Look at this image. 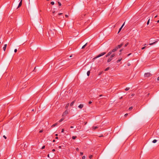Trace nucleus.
I'll return each instance as SVG.
<instances>
[{"mask_svg":"<svg viewBox=\"0 0 159 159\" xmlns=\"http://www.w3.org/2000/svg\"><path fill=\"white\" fill-rule=\"evenodd\" d=\"M124 45V43H122L118 45L116 47H115V48H113L111 51H110L111 53H112V52H115L116 51L118 48H120L121 47Z\"/></svg>","mask_w":159,"mask_h":159,"instance_id":"1","label":"nucleus"},{"mask_svg":"<svg viewBox=\"0 0 159 159\" xmlns=\"http://www.w3.org/2000/svg\"><path fill=\"white\" fill-rule=\"evenodd\" d=\"M115 56V53H113V54H111V55L110 57L107 60V62H110L112 60L113 57H114V56Z\"/></svg>","mask_w":159,"mask_h":159,"instance_id":"2","label":"nucleus"},{"mask_svg":"<svg viewBox=\"0 0 159 159\" xmlns=\"http://www.w3.org/2000/svg\"><path fill=\"white\" fill-rule=\"evenodd\" d=\"M152 75L150 73H146L144 75V76L145 77H149Z\"/></svg>","mask_w":159,"mask_h":159,"instance_id":"3","label":"nucleus"},{"mask_svg":"<svg viewBox=\"0 0 159 159\" xmlns=\"http://www.w3.org/2000/svg\"><path fill=\"white\" fill-rule=\"evenodd\" d=\"M106 52H102V53H101L100 54H99L96 57V58H97L103 56V55H105V54H106Z\"/></svg>","mask_w":159,"mask_h":159,"instance_id":"4","label":"nucleus"},{"mask_svg":"<svg viewBox=\"0 0 159 159\" xmlns=\"http://www.w3.org/2000/svg\"><path fill=\"white\" fill-rule=\"evenodd\" d=\"M68 113V111H67V110H66L63 113V114L62 115V116H65Z\"/></svg>","mask_w":159,"mask_h":159,"instance_id":"5","label":"nucleus"},{"mask_svg":"<svg viewBox=\"0 0 159 159\" xmlns=\"http://www.w3.org/2000/svg\"><path fill=\"white\" fill-rule=\"evenodd\" d=\"M158 40V39H157V41H155L154 42L152 43H149V45H152L154 44H155L157 43Z\"/></svg>","mask_w":159,"mask_h":159,"instance_id":"6","label":"nucleus"},{"mask_svg":"<svg viewBox=\"0 0 159 159\" xmlns=\"http://www.w3.org/2000/svg\"><path fill=\"white\" fill-rule=\"evenodd\" d=\"M22 0H21L20 1V2H19V5L18 6V7H17V8H19L22 5Z\"/></svg>","mask_w":159,"mask_h":159,"instance_id":"7","label":"nucleus"},{"mask_svg":"<svg viewBox=\"0 0 159 159\" xmlns=\"http://www.w3.org/2000/svg\"><path fill=\"white\" fill-rule=\"evenodd\" d=\"M112 53H111V52L110 51L106 55L105 57H108Z\"/></svg>","mask_w":159,"mask_h":159,"instance_id":"8","label":"nucleus"},{"mask_svg":"<svg viewBox=\"0 0 159 159\" xmlns=\"http://www.w3.org/2000/svg\"><path fill=\"white\" fill-rule=\"evenodd\" d=\"M84 107V105L83 104H80L79 106L78 107L80 109H82Z\"/></svg>","mask_w":159,"mask_h":159,"instance_id":"9","label":"nucleus"},{"mask_svg":"<svg viewBox=\"0 0 159 159\" xmlns=\"http://www.w3.org/2000/svg\"><path fill=\"white\" fill-rule=\"evenodd\" d=\"M7 44H5L4 45V47L3 48V50L4 51H5L6 48V47H7Z\"/></svg>","mask_w":159,"mask_h":159,"instance_id":"10","label":"nucleus"},{"mask_svg":"<svg viewBox=\"0 0 159 159\" xmlns=\"http://www.w3.org/2000/svg\"><path fill=\"white\" fill-rule=\"evenodd\" d=\"M124 24H125V23L122 25V26L119 29V31L118 32V33L121 31L122 28V27H123V26H124Z\"/></svg>","mask_w":159,"mask_h":159,"instance_id":"11","label":"nucleus"},{"mask_svg":"<svg viewBox=\"0 0 159 159\" xmlns=\"http://www.w3.org/2000/svg\"><path fill=\"white\" fill-rule=\"evenodd\" d=\"M98 128V127L97 126H93L92 127V129L93 130H95L96 129H97Z\"/></svg>","mask_w":159,"mask_h":159,"instance_id":"12","label":"nucleus"},{"mask_svg":"<svg viewBox=\"0 0 159 159\" xmlns=\"http://www.w3.org/2000/svg\"><path fill=\"white\" fill-rule=\"evenodd\" d=\"M75 100H74V101H73L70 104V106L71 107L73 105V104H74V103H75Z\"/></svg>","mask_w":159,"mask_h":159,"instance_id":"13","label":"nucleus"},{"mask_svg":"<svg viewBox=\"0 0 159 159\" xmlns=\"http://www.w3.org/2000/svg\"><path fill=\"white\" fill-rule=\"evenodd\" d=\"M57 125V123H56L55 124H53L52 125V127H53Z\"/></svg>","mask_w":159,"mask_h":159,"instance_id":"14","label":"nucleus"},{"mask_svg":"<svg viewBox=\"0 0 159 159\" xmlns=\"http://www.w3.org/2000/svg\"><path fill=\"white\" fill-rule=\"evenodd\" d=\"M129 44V42H127L125 44L124 47H125L127 46Z\"/></svg>","mask_w":159,"mask_h":159,"instance_id":"15","label":"nucleus"},{"mask_svg":"<svg viewBox=\"0 0 159 159\" xmlns=\"http://www.w3.org/2000/svg\"><path fill=\"white\" fill-rule=\"evenodd\" d=\"M90 73V71L89 70L87 72V74L88 76H89Z\"/></svg>","mask_w":159,"mask_h":159,"instance_id":"16","label":"nucleus"},{"mask_svg":"<svg viewBox=\"0 0 159 159\" xmlns=\"http://www.w3.org/2000/svg\"><path fill=\"white\" fill-rule=\"evenodd\" d=\"M87 44V43H86L85 45H83L82 47V49H84V48L86 47V45Z\"/></svg>","mask_w":159,"mask_h":159,"instance_id":"17","label":"nucleus"},{"mask_svg":"<svg viewBox=\"0 0 159 159\" xmlns=\"http://www.w3.org/2000/svg\"><path fill=\"white\" fill-rule=\"evenodd\" d=\"M77 137L76 136H73L72 137V139H75Z\"/></svg>","mask_w":159,"mask_h":159,"instance_id":"18","label":"nucleus"},{"mask_svg":"<svg viewBox=\"0 0 159 159\" xmlns=\"http://www.w3.org/2000/svg\"><path fill=\"white\" fill-rule=\"evenodd\" d=\"M122 58H121L120 59H119L118 60H117L116 61V62L117 63H119V62L121 60H122Z\"/></svg>","mask_w":159,"mask_h":159,"instance_id":"19","label":"nucleus"},{"mask_svg":"<svg viewBox=\"0 0 159 159\" xmlns=\"http://www.w3.org/2000/svg\"><path fill=\"white\" fill-rule=\"evenodd\" d=\"M64 120V118H62L59 121V122H61L62 121Z\"/></svg>","mask_w":159,"mask_h":159,"instance_id":"20","label":"nucleus"},{"mask_svg":"<svg viewBox=\"0 0 159 159\" xmlns=\"http://www.w3.org/2000/svg\"><path fill=\"white\" fill-rule=\"evenodd\" d=\"M157 142V140H156V139H154L152 141V143H156Z\"/></svg>","mask_w":159,"mask_h":159,"instance_id":"21","label":"nucleus"},{"mask_svg":"<svg viewBox=\"0 0 159 159\" xmlns=\"http://www.w3.org/2000/svg\"><path fill=\"white\" fill-rule=\"evenodd\" d=\"M69 106V103H67V104L66 105V107H65V108H67Z\"/></svg>","mask_w":159,"mask_h":159,"instance_id":"22","label":"nucleus"},{"mask_svg":"<svg viewBox=\"0 0 159 159\" xmlns=\"http://www.w3.org/2000/svg\"><path fill=\"white\" fill-rule=\"evenodd\" d=\"M130 89L129 88V87H127L125 89V91H128V90L129 89Z\"/></svg>","mask_w":159,"mask_h":159,"instance_id":"23","label":"nucleus"},{"mask_svg":"<svg viewBox=\"0 0 159 159\" xmlns=\"http://www.w3.org/2000/svg\"><path fill=\"white\" fill-rule=\"evenodd\" d=\"M110 69V68L109 67H108L105 70V71H106L109 70Z\"/></svg>","mask_w":159,"mask_h":159,"instance_id":"24","label":"nucleus"},{"mask_svg":"<svg viewBox=\"0 0 159 159\" xmlns=\"http://www.w3.org/2000/svg\"><path fill=\"white\" fill-rule=\"evenodd\" d=\"M58 4L59 6H61V3L59 2H58Z\"/></svg>","mask_w":159,"mask_h":159,"instance_id":"25","label":"nucleus"},{"mask_svg":"<svg viewBox=\"0 0 159 159\" xmlns=\"http://www.w3.org/2000/svg\"><path fill=\"white\" fill-rule=\"evenodd\" d=\"M150 19H149V20H148V21L147 22V25H148L149 24V21H150Z\"/></svg>","mask_w":159,"mask_h":159,"instance_id":"26","label":"nucleus"},{"mask_svg":"<svg viewBox=\"0 0 159 159\" xmlns=\"http://www.w3.org/2000/svg\"><path fill=\"white\" fill-rule=\"evenodd\" d=\"M92 157H93V155H90L89 156V158L90 159H91L92 158Z\"/></svg>","mask_w":159,"mask_h":159,"instance_id":"27","label":"nucleus"},{"mask_svg":"<svg viewBox=\"0 0 159 159\" xmlns=\"http://www.w3.org/2000/svg\"><path fill=\"white\" fill-rule=\"evenodd\" d=\"M132 109H133V107H130L129 108V111H130V110H131Z\"/></svg>","mask_w":159,"mask_h":159,"instance_id":"28","label":"nucleus"},{"mask_svg":"<svg viewBox=\"0 0 159 159\" xmlns=\"http://www.w3.org/2000/svg\"><path fill=\"white\" fill-rule=\"evenodd\" d=\"M98 3H100L101 4H103V2H101V1H98Z\"/></svg>","mask_w":159,"mask_h":159,"instance_id":"29","label":"nucleus"},{"mask_svg":"<svg viewBox=\"0 0 159 159\" xmlns=\"http://www.w3.org/2000/svg\"><path fill=\"white\" fill-rule=\"evenodd\" d=\"M51 4H52V5H53L54 4V2H51Z\"/></svg>","mask_w":159,"mask_h":159,"instance_id":"30","label":"nucleus"},{"mask_svg":"<svg viewBox=\"0 0 159 159\" xmlns=\"http://www.w3.org/2000/svg\"><path fill=\"white\" fill-rule=\"evenodd\" d=\"M85 157H86L85 156H84L82 157V159H85Z\"/></svg>","mask_w":159,"mask_h":159,"instance_id":"31","label":"nucleus"},{"mask_svg":"<svg viewBox=\"0 0 159 159\" xmlns=\"http://www.w3.org/2000/svg\"><path fill=\"white\" fill-rule=\"evenodd\" d=\"M45 148V146H44H44H43L42 147L41 149H44V148Z\"/></svg>","mask_w":159,"mask_h":159,"instance_id":"32","label":"nucleus"},{"mask_svg":"<svg viewBox=\"0 0 159 159\" xmlns=\"http://www.w3.org/2000/svg\"><path fill=\"white\" fill-rule=\"evenodd\" d=\"M43 132V130L42 129L39 131V133H42Z\"/></svg>","mask_w":159,"mask_h":159,"instance_id":"33","label":"nucleus"},{"mask_svg":"<svg viewBox=\"0 0 159 159\" xmlns=\"http://www.w3.org/2000/svg\"><path fill=\"white\" fill-rule=\"evenodd\" d=\"M76 150L77 151H79V149L78 148H76Z\"/></svg>","mask_w":159,"mask_h":159,"instance_id":"34","label":"nucleus"},{"mask_svg":"<svg viewBox=\"0 0 159 159\" xmlns=\"http://www.w3.org/2000/svg\"><path fill=\"white\" fill-rule=\"evenodd\" d=\"M145 48H146V47H145V46L144 47H143V48H142V49H142V50H143V49H144Z\"/></svg>","mask_w":159,"mask_h":159,"instance_id":"35","label":"nucleus"},{"mask_svg":"<svg viewBox=\"0 0 159 159\" xmlns=\"http://www.w3.org/2000/svg\"><path fill=\"white\" fill-rule=\"evenodd\" d=\"M157 134L159 135V129H158L157 130Z\"/></svg>","mask_w":159,"mask_h":159,"instance_id":"36","label":"nucleus"},{"mask_svg":"<svg viewBox=\"0 0 159 159\" xmlns=\"http://www.w3.org/2000/svg\"><path fill=\"white\" fill-rule=\"evenodd\" d=\"M17 51V49H16L14 50V52H16Z\"/></svg>","mask_w":159,"mask_h":159,"instance_id":"37","label":"nucleus"},{"mask_svg":"<svg viewBox=\"0 0 159 159\" xmlns=\"http://www.w3.org/2000/svg\"><path fill=\"white\" fill-rule=\"evenodd\" d=\"M64 131V129H62V130H61V132L62 133Z\"/></svg>","mask_w":159,"mask_h":159,"instance_id":"38","label":"nucleus"},{"mask_svg":"<svg viewBox=\"0 0 159 159\" xmlns=\"http://www.w3.org/2000/svg\"><path fill=\"white\" fill-rule=\"evenodd\" d=\"M92 103V101H89V104H91Z\"/></svg>","mask_w":159,"mask_h":159,"instance_id":"39","label":"nucleus"},{"mask_svg":"<svg viewBox=\"0 0 159 159\" xmlns=\"http://www.w3.org/2000/svg\"><path fill=\"white\" fill-rule=\"evenodd\" d=\"M128 114L126 113L125 115V116L126 117L128 116Z\"/></svg>","mask_w":159,"mask_h":159,"instance_id":"40","label":"nucleus"},{"mask_svg":"<svg viewBox=\"0 0 159 159\" xmlns=\"http://www.w3.org/2000/svg\"><path fill=\"white\" fill-rule=\"evenodd\" d=\"M83 152H80V154L81 155H83Z\"/></svg>","mask_w":159,"mask_h":159,"instance_id":"41","label":"nucleus"},{"mask_svg":"<svg viewBox=\"0 0 159 159\" xmlns=\"http://www.w3.org/2000/svg\"><path fill=\"white\" fill-rule=\"evenodd\" d=\"M123 49H121L120 50V52H121L123 51Z\"/></svg>","mask_w":159,"mask_h":159,"instance_id":"42","label":"nucleus"},{"mask_svg":"<svg viewBox=\"0 0 159 159\" xmlns=\"http://www.w3.org/2000/svg\"><path fill=\"white\" fill-rule=\"evenodd\" d=\"M3 137L5 139H7V137H6L5 136V135H4L3 136Z\"/></svg>","mask_w":159,"mask_h":159,"instance_id":"43","label":"nucleus"},{"mask_svg":"<svg viewBox=\"0 0 159 159\" xmlns=\"http://www.w3.org/2000/svg\"><path fill=\"white\" fill-rule=\"evenodd\" d=\"M52 151L53 152H54L55 151V149H53L52 150Z\"/></svg>","mask_w":159,"mask_h":159,"instance_id":"44","label":"nucleus"},{"mask_svg":"<svg viewBox=\"0 0 159 159\" xmlns=\"http://www.w3.org/2000/svg\"><path fill=\"white\" fill-rule=\"evenodd\" d=\"M102 96H103V95L102 94H101V95H99V97H101Z\"/></svg>","mask_w":159,"mask_h":159,"instance_id":"45","label":"nucleus"},{"mask_svg":"<svg viewBox=\"0 0 159 159\" xmlns=\"http://www.w3.org/2000/svg\"><path fill=\"white\" fill-rule=\"evenodd\" d=\"M131 54V53L128 54L127 55V56H129V55H130Z\"/></svg>","mask_w":159,"mask_h":159,"instance_id":"46","label":"nucleus"},{"mask_svg":"<svg viewBox=\"0 0 159 159\" xmlns=\"http://www.w3.org/2000/svg\"><path fill=\"white\" fill-rule=\"evenodd\" d=\"M62 13H60L58 14V15H62Z\"/></svg>","mask_w":159,"mask_h":159,"instance_id":"47","label":"nucleus"},{"mask_svg":"<svg viewBox=\"0 0 159 159\" xmlns=\"http://www.w3.org/2000/svg\"><path fill=\"white\" fill-rule=\"evenodd\" d=\"M58 148H61V146H59L58 147Z\"/></svg>","mask_w":159,"mask_h":159,"instance_id":"48","label":"nucleus"},{"mask_svg":"<svg viewBox=\"0 0 159 159\" xmlns=\"http://www.w3.org/2000/svg\"><path fill=\"white\" fill-rule=\"evenodd\" d=\"M65 16H66V17H68V16L67 15H66Z\"/></svg>","mask_w":159,"mask_h":159,"instance_id":"49","label":"nucleus"},{"mask_svg":"<svg viewBox=\"0 0 159 159\" xmlns=\"http://www.w3.org/2000/svg\"><path fill=\"white\" fill-rule=\"evenodd\" d=\"M128 66H130V63H128Z\"/></svg>","mask_w":159,"mask_h":159,"instance_id":"50","label":"nucleus"},{"mask_svg":"<svg viewBox=\"0 0 159 159\" xmlns=\"http://www.w3.org/2000/svg\"><path fill=\"white\" fill-rule=\"evenodd\" d=\"M73 127H73V126H70V128H73Z\"/></svg>","mask_w":159,"mask_h":159,"instance_id":"51","label":"nucleus"},{"mask_svg":"<svg viewBox=\"0 0 159 159\" xmlns=\"http://www.w3.org/2000/svg\"><path fill=\"white\" fill-rule=\"evenodd\" d=\"M55 139H58V137H56V138H55Z\"/></svg>","mask_w":159,"mask_h":159,"instance_id":"52","label":"nucleus"},{"mask_svg":"<svg viewBox=\"0 0 159 159\" xmlns=\"http://www.w3.org/2000/svg\"><path fill=\"white\" fill-rule=\"evenodd\" d=\"M47 156L49 158V154H48Z\"/></svg>","mask_w":159,"mask_h":159,"instance_id":"53","label":"nucleus"},{"mask_svg":"<svg viewBox=\"0 0 159 159\" xmlns=\"http://www.w3.org/2000/svg\"><path fill=\"white\" fill-rule=\"evenodd\" d=\"M55 140H53L52 142H55Z\"/></svg>","mask_w":159,"mask_h":159,"instance_id":"54","label":"nucleus"},{"mask_svg":"<svg viewBox=\"0 0 159 159\" xmlns=\"http://www.w3.org/2000/svg\"><path fill=\"white\" fill-rule=\"evenodd\" d=\"M157 80H159V77L157 78Z\"/></svg>","mask_w":159,"mask_h":159,"instance_id":"55","label":"nucleus"},{"mask_svg":"<svg viewBox=\"0 0 159 159\" xmlns=\"http://www.w3.org/2000/svg\"><path fill=\"white\" fill-rule=\"evenodd\" d=\"M122 98V97H121L120 98V99H121Z\"/></svg>","mask_w":159,"mask_h":159,"instance_id":"56","label":"nucleus"},{"mask_svg":"<svg viewBox=\"0 0 159 159\" xmlns=\"http://www.w3.org/2000/svg\"><path fill=\"white\" fill-rule=\"evenodd\" d=\"M157 17V15L155 16V18H156Z\"/></svg>","mask_w":159,"mask_h":159,"instance_id":"57","label":"nucleus"},{"mask_svg":"<svg viewBox=\"0 0 159 159\" xmlns=\"http://www.w3.org/2000/svg\"><path fill=\"white\" fill-rule=\"evenodd\" d=\"M55 135L57 136L58 135V134H55Z\"/></svg>","mask_w":159,"mask_h":159,"instance_id":"58","label":"nucleus"},{"mask_svg":"<svg viewBox=\"0 0 159 159\" xmlns=\"http://www.w3.org/2000/svg\"><path fill=\"white\" fill-rule=\"evenodd\" d=\"M157 23H159V20H158L157 21Z\"/></svg>","mask_w":159,"mask_h":159,"instance_id":"59","label":"nucleus"},{"mask_svg":"<svg viewBox=\"0 0 159 159\" xmlns=\"http://www.w3.org/2000/svg\"><path fill=\"white\" fill-rule=\"evenodd\" d=\"M55 11H53V12H52V13H55Z\"/></svg>","mask_w":159,"mask_h":159,"instance_id":"60","label":"nucleus"},{"mask_svg":"<svg viewBox=\"0 0 159 159\" xmlns=\"http://www.w3.org/2000/svg\"><path fill=\"white\" fill-rule=\"evenodd\" d=\"M101 74V73H100V74H99V75H100V74Z\"/></svg>","mask_w":159,"mask_h":159,"instance_id":"61","label":"nucleus"},{"mask_svg":"<svg viewBox=\"0 0 159 159\" xmlns=\"http://www.w3.org/2000/svg\"><path fill=\"white\" fill-rule=\"evenodd\" d=\"M98 98V97H96V98Z\"/></svg>","mask_w":159,"mask_h":159,"instance_id":"62","label":"nucleus"},{"mask_svg":"<svg viewBox=\"0 0 159 159\" xmlns=\"http://www.w3.org/2000/svg\"><path fill=\"white\" fill-rule=\"evenodd\" d=\"M103 136V135H101V136L100 137H102V136Z\"/></svg>","mask_w":159,"mask_h":159,"instance_id":"63","label":"nucleus"},{"mask_svg":"<svg viewBox=\"0 0 159 159\" xmlns=\"http://www.w3.org/2000/svg\"><path fill=\"white\" fill-rule=\"evenodd\" d=\"M70 57H72V56H70Z\"/></svg>","mask_w":159,"mask_h":159,"instance_id":"64","label":"nucleus"}]
</instances>
